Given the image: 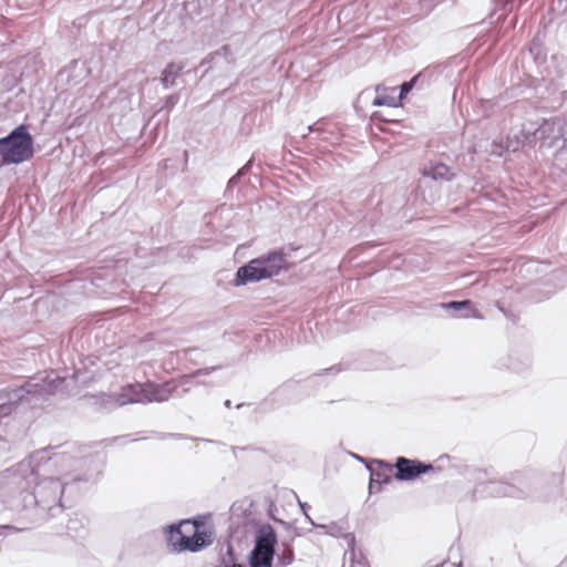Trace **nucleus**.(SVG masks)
<instances>
[{
	"instance_id": "nucleus-21",
	"label": "nucleus",
	"mask_w": 567,
	"mask_h": 567,
	"mask_svg": "<svg viewBox=\"0 0 567 567\" xmlns=\"http://www.w3.org/2000/svg\"><path fill=\"white\" fill-rule=\"evenodd\" d=\"M217 567H244L240 557L235 554L229 543L226 544V551L220 553V560Z\"/></svg>"
},
{
	"instance_id": "nucleus-29",
	"label": "nucleus",
	"mask_w": 567,
	"mask_h": 567,
	"mask_svg": "<svg viewBox=\"0 0 567 567\" xmlns=\"http://www.w3.org/2000/svg\"><path fill=\"white\" fill-rule=\"evenodd\" d=\"M250 165H251V159H249L237 173L236 175H238L239 177L244 176L245 174H247V172L250 169Z\"/></svg>"
},
{
	"instance_id": "nucleus-40",
	"label": "nucleus",
	"mask_w": 567,
	"mask_h": 567,
	"mask_svg": "<svg viewBox=\"0 0 567 567\" xmlns=\"http://www.w3.org/2000/svg\"><path fill=\"white\" fill-rule=\"evenodd\" d=\"M193 351H196V349H195V348H192V349L186 350V352H187V353H190V352H193Z\"/></svg>"
},
{
	"instance_id": "nucleus-41",
	"label": "nucleus",
	"mask_w": 567,
	"mask_h": 567,
	"mask_svg": "<svg viewBox=\"0 0 567 567\" xmlns=\"http://www.w3.org/2000/svg\"><path fill=\"white\" fill-rule=\"evenodd\" d=\"M514 0H506V4H513Z\"/></svg>"
},
{
	"instance_id": "nucleus-39",
	"label": "nucleus",
	"mask_w": 567,
	"mask_h": 567,
	"mask_svg": "<svg viewBox=\"0 0 567 567\" xmlns=\"http://www.w3.org/2000/svg\"><path fill=\"white\" fill-rule=\"evenodd\" d=\"M527 0H519L517 7H520L524 2H526Z\"/></svg>"
},
{
	"instance_id": "nucleus-23",
	"label": "nucleus",
	"mask_w": 567,
	"mask_h": 567,
	"mask_svg": "<svg viewBox=\"0 0 567 567\" xmlns=\"http://www.w3.org/2000/svg\"><path fill=\"white\" fill-rule=\"evenodd\" d=\"M372 105H374V106H383V105L396 106L398 104H396V101L394 97L385 95V94H378L374 97Z\"/></svg>"
},
{
	"instance_id": "nucleus-34",
	"label": "nucleus",
	"mask_w": 567,
	"mask_h": 567,
	"mask_svg": "<svg viewBox=\"0 0 567 567\" xmlns=\"http://www.w3.org/2000/svg\"><path fill=\"white\" fill-rule=\"evenodd\" d=\"M305 516H306V519H307V520H308L312 526H315V527H318V528H319V525H320V524H316V523L312 520V518H311L308 514H306Z\"/></svg>"
},
{
	"instance_id": "nucleus-1",
	"label": "nucleus",
	"mask_w": 567,
	"mask_h": 567,
	"mask_svg": "<svg viewBox=\"0 0 567 567\" xmlns=\"http://www.w3.org/2000/svg\"><path fill=\"white\" fill-rule=\"evenodd\" d=\"M52 446L41 449L22 460L14 466L0 473V504H7L9 508H23V495L30 493L40 475L42 462H56L58 454L50 455Z\"/></svg>"
},
{
	"instance_id": "nucleus-7",
	"label": "nucleus",
	"mask_w": 567,
	"mask_h": 567,
	"mask_svg": "<svg viewBox=\"0 0 567 567\" xmlns=\"http://www.w3.org/2000/svg\"><path fill=\"white\" fill-rule=\"evenodd\" d=\"M62 383H64V379L58 377L52 380L47 388L41 386L39 389L38 383H31L28 381L23 385L12 389L7 393L8 401L0 403V417L10 415L17 404L27 399V395L41 394L43 390H47L51 394H55L59 390V385Z\"/></svg>"
},
{
	"instance_id": "nucleus-16",
	"label": "nucleus",
	"mask_w": 567,
	"mask_h": 567,
	"mask_svg": "<svg viewBox=\"0 0 567 567\" xmlns=\"http://www.w3.org/2000/svg\"><path fill=\"white\" fill-rule=\"evenodd\" d=\"M440 307L451 311V316L454 318H481L471 300L442 302Z\"/></svg>"
},
{
	"instance_id": "nucleus-18",
	"label": "nucleus",
	"mask_w": 567,
	"mask_h": 567,
	"mask_svg": "<svg viewBox=\"0 0 567 567\" xmlns=\"http://www.w3.org/2000/svg\"><path fill=\"white\" fill-rule=\"evenodd\" d=\"M422 175L433 181L450 182L455 177L452 169L444 163H430L422 169Z\"/></svg>"
},
{
	"instance_id": "nucleus-5",
	"label": "nucleus",
	"mask_w": 567,
	"mask_h": 567,
	"mask_svg": "<svg viewBox=\"0 0 567 567\" xmlns=\"http://www.w3.org/2000/svg\"><path fill=\"white\" fill-rule=\"evenodd\" d=\"M0 148L7 165L20 164L33 156V137L25 124H20L7 136L0 137Z\"/></svg>"
},
{
	"instance_id": "nucleus-24",
	"label": "nucleus",
	"mask_w": 567,
	"mask_h": 567,
	"mask_svg": "<svg viewBox=\"0 0 567 567\" xmlns=\"http://www.w3.org/2000/svg\"><path fill=\"white\" fill-rule=\"evenodd\" d=\"M19 530H22V528H18L13 525H0V543L7 535H10Z\"/></svg>"
},
{
	"instance_id": "nucleus-17",
	"label": "nucleus",
	"mask_w": 567,
	"mask_h": 567,
	"mask_svg": "<svg viewBox=\"0 0 567 567\" xmlns=\"http://www.w3.org/2000/svg\"><path fill=\"white\" fill-rule=\"evenodd\" d=\"M173 385L174 382L172 380L161 384L153 383L150 381L146 382L147 396L150 399L148 403L168 401L171 398L174 396L175 388Z\"/></svg>"
},
{
	"instance_id": "nucleus-31",
	"label": "nucleus",
	"mask_w": 567,
	"mask_h": 567,
	"mask_svg": "<svg viewBox=\"0 0 567 567\" xmlns=\"http://www.w3.org/2000/svg\"><path fill=\"white\" fill-rule=\"evenodd\" d=\"M239 179H240V177H239L238 175H236V174H235V175L229 179V182H228V186H229V187L235 186V185L238 183V181H239Z\"/></svg>"
},
{
	"instance_id": "nucleus-26",
	"label": "nucleus",
	"mask_w": 567,
	"mask_h": 567,
	"mask_svg": "<svg viewBox=\"0 0 567 567\" xmlns=\"http://www.w3.org/2000/svg\"><path fill=\"white\" fill-rule=\"evenodd\" d=\"M412 86H411V83H408V82H403L401 85H400V95H399V99L402 100L406 96V94L409 92L412 91Z\"/></svg>"
},
{
	"instance_id": "nucleus-9",
	"label": "nucleus",
	"mask_w": 567,
	"mask_h": 567,
	"mask_svg": "<svg viewBox=\"0 0 567 567\" xmlns=\"http://www.w3.org/2000/svg\"><path fill=\"white\" fill-rule=\"evenodd\" d=\"M394 467L396 470L394 478L396 481H413L422 474L434 471L432 464L423 463L419 460H412L404 456H399L395 460Z\"/></svg>"
},
{
	"instance_id": "nucleus-30",
	"label": "nucleus",
	"mask_w": 567,
	"mask_h": 567,
	"mask_svg": "<svg viewBox=\"0 0 567 567\" xmlns=\"http://www.w3.org/2000/svg\"><path fill=\"white\" fill-rule=\"evenodd\" d=\"M422 73H419L414 75L411 80L406 81L408 83H411V86L414 87L417 81L421 79Z\"/></svg>"
},
{
	"instance_id": "nucleus-2",
	"label": "nucleus",
	"mask_w": 567,
	"mask_h": 567,
	"mask_svg": "<svg viewBox=\"0 0 567 567\" xmlns=\"http://www.w3.org/2000/svg\"><path fill=\"white\" fill-rule=\"evenodd\" d=\"M66 485L60 478H38L32 491L23 495V508H33L34 515L42 520L56 516L64 508L62 496Z\"/></svg>"
},
{
	"instance_id": "nucleus-10",
	"label": "nucleus",
	"mask_w": 567,
	"mask_h": 567,
	"mask_svg": "<svg viewBox=\"0 0 567 567\" xmlns=\"http://www.w3.org/2000/svg\"><path fill=\"white\" fill-rule=\"evenodd\" d=\"M365 467L370 473V494L381 492L383 485L391 483L394 465L383 460H372Z\"/></svg>"
},
{
	"instance_id": "nucleus-32",
	"label": "nucleus",
	"mask_w": 567,
	"mask_h": 567,
	"mask_svg": "<svg viewBox=\"0 0 567 567\" xmlns=\"http://www.w3.org/2000/svg\"><path fill=\"white\" fill-rule=\"evenodd\" d=\"M340 370H341L340 368H338L337 365H333V367H331L329 369L323 370V372H321L320 374H323V373H327V372L338 373V372H340Z\"/></svg>"
},
{
	"instance_id": "nucleus-14",
	"label": "nucleus",
	"mask_w": 567,
	"mask_h": 567,
	"mask_svg": "<svg viewBox=\"0 0 567 567\" xmlns=\"http://www.w3.org/2000/svg\"><path fill=\"white\" fill-rule=\"evenodd\" d=\"M221 365H214L209 368H203L198 369L192 373L184 374L179 377L178 379L172 380L174 382V396L173 398H182L186 395L194 385L202 384L200 382H194V379H197L199 377H205L210 374L214 371H217L221 369Z\"/></svg>"
},
{
	"instance_id": "nucleus-4",
	"label": "nucleus",
	"mask_w": 567,
	"mask_h": 567,
	"mask_svg": "<svg viewBox=\"0 0 567 567\" xmlns=\"http://www.w3.org/2000/svg\"><path fill=\"white\" fill-rule=\"evenodd\" d=\"M286 255L281 250L269 251L266 255L251 259L245 266L239 267L234 285L243 286L271 278L286 269Z\"/></svg>"
},
{
	"instance_id": "nucleus-37",
	"label": "nucleus",
	"mask_w": 567,
	"mask_h": 567,
	"mask_svg": "<svg viewBox=\"0 0 567 567\" xmlns=\"http://www.w3.org/2000/svg\"><path fill=\"white\" fill-rule=\"evenodd\" d=\"M224 405L227 408V409H230L231 408V401L230 400H226Z\"/></svg>"
},
{
	"instance_id": "nucleus-3",
	"label": "nucleus",
	"mask_w": 567,
	"mask_h": 567,
	"mask_svg": "<svg viewBox=\"0 0 567 567\" xmlns=\"http://www.w3.org/2000/svg\"><path fill=\"white\" fill-rule=\"evenodd\" d=\"M203 522L182 520L179 524H172L166 530V540L168 546L175 553L190 551L196 553L212 544V534L202 530Z\"/></svg>"
},
{
	"instance_id": "nucleus-25",
	"label": "nucleus",
	"mask_w": 567,
	"mask_h": 567,
	"mask_svg": "<svg viewBox=\"0 0 567 567\" xmlns=\"http://www.w3.org/2000/svg\"><path fill=\"white\" fill-rule=\"evenodd\" d=\"M419 3H420L421 9H422L424 12H426V13H427V12L432 11V10H433V8H434V7H436V6H437V3H440V2H439V1H436V0H432V1H426V2L422 3V0H420V2H419Z\"/></svg>"
},
{
	"instance_id": "nucleus-28",
	"label": "nucleus",
	"mask_w": 567,
	"mask_h": 567,
	"mask_svg": "<svg viewBox=\"0 0 567 567\" xmlns=\"http://www.w3.org/2000/svg\"><path fill=\"white\" fill-rule=\"evenodd\" d=\"M529 51L532 54H535L536 56H538L540 54L542 47L536 40H533Z\"/></svg>"
},
{
	"instance_id": "nucleus-27",
	"label": "nucleus",
	"mask_w": 567,
	"mask_h": 567,
	"mask_svg": "<svg viewBox=\"0 0 567 567\" xmlns=\"http://www.w3.org/2000/svg\"><path fill=\"white\" fill-rule=\"evenodd\" d=\"M557 118L560 124L559 126L561 127L563 140L566 142L567 141V117L557 116Z\"/></svg>"
},
{
	"instance_id": "nucleus-11",
	"label": "nucleus",
	"mask_w": 567,
	"mask_h": 567,
	"mask_svg": "<svg viewBox=\"0 0 567 567\" xmlns=\"http://www.w3.org/2000/svg\"><path fill=\"white\" fill-rule=\"evenodd\" d=\"M110 399L120 406L133 403H148L146 382L126 384L120 393L110 395Z\"/></svg>"
},
{
	"instance_id": "nucleus-15",
	"label": "nucleus",
	"mask_w": 567,
	"mask_h": 567,
	"mask_svg": "<svg viewBox=\"0 0 567 567\" xmlns=\"http://www.w3.org/2000/svg\"><path fill=\"white\" fill-rule=\"evenodd\" d=\"M308 133H316L318 140L327 142L329 145H336L340 141L339 128L336 124L322 117L307 127Z\"/></svg>"
},
{
	"instance_id": "nucleus-20",
	"label": "nucleus",
	"mask_w": 567,
	"mask_h": 567,
	"mask_svg": "<svg viewBox=\"0 0 567 567\" xmlns=\"http://www.w3.org/2000/svg\"><path fill=\"white\" fill-rule=\"evenodd\" d=\"M319 528L323 529L327 534L334 536V537L344 536L346 539L348 540L349 545L354 544V535L351 533H344L346 528L342 525H340L339 523L332 522L328 525L321 524V525H319Z\"/></svg>"
},
{
	"instance_id": "nucleus-38",
	"label": "nucleus",
	"mask_w": 567,
	"mask_h": 567,
	"mask_svg": "<svg viewBox=\"0 0 567 567\" xmlns=\"http://www.w3.org/2000/svg\"><path fill=\"white\" fill-rule=\"evenodd\" d=\"M384 367H385V365H384L383 363H379V364H375V365L373 367V369H382V368H384Z\"/></svg>"
},
{
	"instance_id": "nucleus-33",
	"label": "nucleus",
	"mask_w": 567,
	"mask_h": 567,
	"mask_svg": "<svg viewBox=\"0 0 567 567\" xmlns=\"http://www.w3.org/2000/svg\"><path fill=\"white\" fill-rule=\"evenodd\" d=\"M299 505H300V508H301V511H302L303 515L308 514V513H307L308 504H307V503H301V502L299 501Z\"/></svg>"
},
{
	"instance_id": "nucleus-36",
	"label": "nucleus",
	"mask_w": 567,
	"mask_h": 567,
	"mask_svg": "<svg viewBox=\"0 0 567 567\" xmlns=\"http://www.w3.org/2000/svg\"><path fill=\"white\" fill-rule=\"evenodd\" d=\"M176 100H177V97L172 95L167 99V103L169 102V103L174 104L176 102Z\"/></svg>"
},
{
	"instance_id": "nucleus-8",
	"label": "nucleus",
	"mask_w": 567,
	"mask_h": 567,
	"mask_svg": "<svg viewBox=\"0 0 567 567\" xmlns=\"http://www.w3.org/2000/svg\"><path fill=\"white\" fill-rule=\"evenodd\" d=\"M524 491L513 484L499 480L480 482L473 491V499L486 497H513L522 498Z\"/></svg>"
},
{
	"instance_id": "nucleus-22",
	"label": "nucleus",
	"mask_w": 567,
	"mask_h": 567,
	"mask_svg": "<svg viewBox=\"0 0 567 567\" xmlns=\"http://www.w3.org/2000/svg\"><path fill=\"white\" fill-rule=\"evenodd\" d=\"M284 549L277 554V565L280 567H287L292 564L295 554L292 547L282 544Z\"/></svg>"
},
{
	"instance_id": "nucleus-13",
	"label": "nucleus",
	"mask_w": 567,
	"mask_h": 567,
	"mask_svg": "<svg viewBox=\"0 0 567 567\" xmlns=\"http://www.w3.org/2000/svg\"><path fill=\"white\" fill-rule=\"evenodd\" d=\"M236 62V56L228 44L208 54L200 63V66L207 65L204 73L212 69L228 70Z\"/></svg>"
},
{
	"instance_id": "nucleus-19",
	"label": "nucleus",
	"mask_w": 567,
	"mask_h": 567,
	"mask_svg": "<svg viewBox=\"0 0 567 567\" xmlns=\"http://www.w3.org/2000/svg\"><path fill=\"white\" fill-rule=\"evenodd\" d=\"M183 63L169 62L162 72L161 83L165 89H169L175 85L176 79L181 75Z\"/></svg>"
},
{
	"instance_id": "nucleus-6",
	"label": "nucleus",
	"mask_w": 567,
	"mask_h": 567,
	"mask_svg": "<svg viewBox=\"0 0 567 567\" xmlns=\"http://www.w3.org/2000/svg\"><path fill=\"white\" fill-rule=\"evenodd\" d=\"M277 545V535L270 524H262L256 532L254 549L250 553V567H271Z\"/></svg>"
},
{
	"instance_id": "nucleus-12",
	"label": "nucleus",
	"mask_w": 567,
	"mask_h": 567,
	"mask_svg": "<svg viewBox=\"0 0 567 567\" xmlns=\"http://www.w3.org/2000/svg\"><path fill=\"white\" fill-rule=\"evenodd\" d=\"M557 117L544 120L534 131L535 141L540 142V147H553L558 141L563 140L561 127Z\"/></svg>"
},
{
	"instance_id": "nucleus-35",
	"label": "nucleus",
	"mask_w": 567,
	"mask_h": 567,
	"mask_svg": "<svg viewBox=\"0 0 567 567\" xmlns=\"http://www.w3.org/2000/svg\"><path fill=\"white\" fill-rule=\"evenodd\" d=\"M351 456L354 457L355 460H358L359 462L365 463V460L362 456H359L354 453H351Z\"/></svg>"
}]
</instances>
